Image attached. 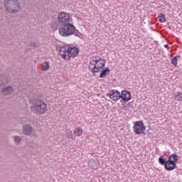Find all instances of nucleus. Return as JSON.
<instances>
[{
	"mask_svg": "<svg viewBox=\"0 0 182 182\" xmlns=\"http://www.w3.org/2000/svg\"><path fill=\"white\" fill-rule=\"evenodd\" d=\"M133 131L135 134H144L146 132V126L143 121H136L134 124Z\"/></svg>",
	"mask_w": 182,
	"mask_h": 182,
	"instance_id": "nucleus-4",
	"label": "nucleus"
},
{
	"mask_svg": "<svg viewBox=\"0 0 182 182\" xmlns=\"http://www.w3.org/2000/svg\"><path fill=\"white\" fill-rule=\"evenodd\" d=\"M92 62H95V69H103L106 66V62L99 56H93Z\"/></svg>",
	"mask_w": 182,
	"mask_h": 182,
	"instance_id": "nucleus-7",
	"label": "nucleus"
},
{
	"mask_svg": "<svg viewBox=\"0 0 182 182\" xmlns=\"http://www.w3.org/2000/svg\"><path fill=\"white\" fill-rule=\"evenodd\" d=\"M101 69H92L90 72L92 73L93 76H97L96 73H99Z\"/></svg>",
	"mask_w": 182,
	"mask_h": 182,
	"instance_id": "nucleus-23",
	"label": "nucleus"
},
{
	"mask_svg": "<svg viewBox=\"0 0 182 182\" xmlns=\"http://www.w3.org/2000/svg\"><path fill=\"white\" fill-rule=\"evenodd\" d=\"M158 161L161 166H164L165 170L167 171H172L168 160H166V159H164L163 156H160L158 159Z\"/></svg>",
	"mask_w": 182,
	"mask_h": 182,
	"instance_id": "nucleus-10",
	"label": "nucleus"
},
{
	"mask_svg": "<svg viewBox=\"0 0 182 182\" xmlns=\"http://www.w3.org/2000/svg\"><path fill=\"white\" fill-rule=\"evenodd\" d=\"M4 6L9 14H18L21 9L18 0H6Z\"/></svg>",
	"mask_w": 182,
	"mask_h": 182,
	"instance_id": "nucleus-3",
	"label": "nucleus"
},
{
	"mask_svg": "<svg viewBox=\"0 0 182 182\" xmlns=\"http://www.w3.org/2000/svg\"><path fill=\"white\" fill-rule=\"evenodd\" d=\"M119 99H122L124 102H129L132 100V93L127 90H122L120 93Z\"/></svg>",
	"mask_w": 182,
	"mask_h": 182,
	"instance_id": "nucleus-11",
	"label": "nucleus"
},
{
	"mask_svg": "<svg viewBox=\"0 0 182 182\" xmlns=\"http://www.w3.org/2000/svg\"><path fill=\"white\" fill-rule=\"evenodd\" d=\"M58 31L60 35H61V36H64V38L70 36L71 35H74L78 38L82 36V33L79 32V30L76 29V27H75V26L70 23L64 24L60 28L58 29Z\"/></svg>",
	"mask_w": 182,
	"mask_h": 182,
	"instance_id": "nucleus-1",
	"label": "nucleus"
},
{
	"mask_svg": "<svg viewBox=\"0 0 182 182\" xmlns=\"http://www.w3.org/2000/svg\"><path fill=\"white\" fill-rule=\"evenodd\" d=\"M107 96H109L111 100L117 102L120 99V92L117 90H110L109 93H107Z\"/></svg>",
	"mask_w": 182,
	"mask_h": 182,
	"instance_id": "nucleus-8",
	"label": "nucleus"
},
{
	"mask_svg": "<svg viewBox=\"0 0 182 182\" xmlns=\"http://www.w3.org/2000/svg\"><path fill=\"white\" fill-rule=\"evenodd\" d=\"M178 161V156L177 154H172L168 157V163L171 166V170L173 171L175 168H177V161Z\"/></svg>",
	"mask_w": 182,
	"mask_h": 182,
	"instance_id": "nucleus-6",
	"label": "nucleus"
},
{
	"mask_svg": "<svg viewBox=\"0 0 182 182\" xmlns=\"http://www.w3.org/2000/svg\"><path fill=\"white\" fill-rule=\"evenodd\" d=\"M21 141H22V138H21V136H14V143H15V144L18 146V144H21Z\"/></svg>",
	"mask_w": 182,
	"mask_h": 182,
	"instance_id": "nucleus-19",
	"label": "nucleus"
},
{
	"mask_svg": "<svg viewBox=\"0 0 182 182\" xmlns=\"http://www.w3.org/2000/svg\"><path fill=\"white\" fill-rule=\"evenodd\" d=\"M158 18L159 19V22L162 23H164V22H166V16H164L163 13L159 14Z\"/></svg>",
	"mask_w": 182,
	"mask_h": 182,
	"instance_id": "nucleus-20",
	"label": "nucleus"
},
{
	"mask_svg": "<svg viewBox=\"0 0 182 182\" xmlns=\"http://www.w3.org/2000/svg\"><path fill=\"white\" fill-rule=\"evenodd\" d=\"M101 73L100 75V77L103 79V77H106L107 75H110V69L109 68H103L102 70L100 71Z\"/></svg>",
	"mask_w": 182,
	"mask_h": 182,
	"instance_id": "nucleus-15",
	"label": "nucleus"
},
{
	"mask_svg": "<svg viewBox=\"0 0 182 182\" xmlns=\"http://www.w3.org/2000/svg\"><path fill=\"white\" fill-rule=\"evenodd\" d=\"M31 46H35V43L31 44Z\"/></svg>",
	"mask_w": 182,
	"mask_h": 182,
	"instance_id": "nucleus-26",
	"label": "nucleus"
},
{
	"mask_svg": "<svg viewBox=\"0 0 182 182\" xmlns=\"http://www.w3.org/2000/svg\"><path fill=\"white\" fill-rule=\"evenodd\" d=\"M42 68H43V70H44V72L49 70V68H50V66L49 65V63H48L47 61L44 62L42 64Z\"/></svg>",
	"mask_w": 182,
	"mask_h": 182,
	"instance_id": "nucleus-18",
	"label": "nucleus"
},
{
	"mask_svg": "<svg viewBox=\"0 0 182 182\" xmlns=\"http://www.w3.org/2000/svg\"><path fill=\"white\" fill-rule=\"evenodd\" d=\"M95 65H96V62L93 61V57H92L88 66V69L90 72L92 71V69H96L95 68Z\"/></svg>",
	"mask_w": 182,
	"mask_h": 182,
	"instance_id": "nucleus-16",
	"label": "nucleus"
},
{
	"mask_svg": "<svg viewBox=\"0 0 182 182\" xmlns=\"http://www.w3.org/2000/svg\"><path fill=\"white\" fill-rule=\"evenodd\" d=\"M174 99L178 100V102L182 101V92H176L173 95Z\"/></svg>",
	"mask_w": 182,
	"mask_h": 182,
	"instance_id": "nucleus-17",
	"label": "nucleus"
},
{
	"mask_svg": "<svg viewBox=\"0 0 182 182\" xmlns=\"http://www.w3.org/2000/svg\"><path fill=\"white\" fill-rule=\"evenodd\" d=\"M74 133L75 134V136H80L83 133V131L82 129H80V127H77Z\"/></svg>",
	"mask_w": 182,
	"mask_h": 182,
	"instance_id": "nucleus-21",
	"label": "nucleus"
},
{
	"mask_svg": "<svg viewBox=\"0 0 182 182\" xmlns=\"http://www.w3.org/2000/svg\"><path fill=\"white\" fill-rule=\"evenodd\" d=\"M32 130H33V128H32L29 124H26L23 125V134L24 135L30 136L31 133H32Z\"/></svg>",
	"mask_w": 182,
	"mask_h": 182,
	"instance_id": "nucleus-12",
	"label": "nucleus"
},
{
	"mask_svg": "<svg viewBox=\"0 0 182 182\" xmlns=\"http://www.w3.org/2000/svg\"><path fill=\"white\" fill-rule=\"evenodd\" d=\"M164 48H166V49H169V47H168V44H165L164 46Z\"/></svg>",
	"mask_w": 182,
	"mask_h": 182,
	"instance_id": "nucleus-25",
	"label": "nucleus"
},
{
	"mask_svg": "<svg viewBox=\"0 0 182 182\" xmlns=\"http://www.w3.org/2000/svg\"><path fill=\"white\" fill-rule=\"evenodd\" d=\"M31 110L34 112L36 114H45L48 110V105L45 102L41 100H35L33 102Z\"/></svg>",
	"mask_w": 182,
	"mask_h": 182,
	"instance_id": "nucleus-2",
	"label": "nucleus"
},
{
	"mask_svg": "<svg viewBox=\"0 0 182 182\" xmlns=\"http://www.w3.org/2000/svg\"><path fill=\"white\" fill-rule=\"evenodd\" d=\"M4 85V77H0V86Z\"/></svg>",
	"mask_w": 182,
	"mask_h": 182,
	"instance_id": "nucleus-24",
	"label": "nucleus"
},
{
	"mask_svg": "<svg viewBox=\"0 0 182 182\" xmlns=\"http://www.w3.org/2000/svg\"><path fill=\"white\" fill-rule=\"evenodd\" d=\"M1 93L4 96H6L8 95H12V93H14V88L10 85L8 87H6L1 89Z\"/></svg>",
	"mask_w": 182,
	"mask_h": 182,
	"instance_id": "nucleus-13",
	"label": "nucleus"
},
{
	"mask_svg": "<svg viewBox=\"0 0 182 182\" xmlns=\"http://www.w3.org/2000/svg\"><path fill=\"white\" fill-rule=\"evenodd\" d=\"M68 58L67 60L70 59V58H76L79 55V50L76 47H70L68 48Z\"/></svg>",
	"mask_w": 182,
	"mask_h": 182,
	"instance_id": "nucleus-9",
	"label": "nucleus"
},
{
	"mask_svg": "<svg viewBox=\"0 0 182 182\" xmlns=\"http://www.w3.org/2000/svg\"><path fill=\"white\" fill-rule=\"evenodd\" d=\"M58 23H60L61 26H63V25L70 23L69 22L70 21V16L69 15V14H67L65 12H58Z\"/></svg>",
	"mask_w": 182,
	"mask_h": 182,
	"instance_id": "nucleus-5",
	"label": "nucleus"
},
{
	"mask_svg": "<svg viewBox=\"0 0 182 182\" xmlns=\"http://www.w3.org/2000/svg\"><path fill=\"white\" fill-rule=\"evenodd\" d=\"M178 58H180V55H176L171 60V63H172V65H173V66H177V60H178Z\"/></svg>",
	"mask_w": 182,
	"mask_h": 182,
	"instance_id": "nucleus-22",
	"label": "nucleus"
},
{
	"mask_svg": "<svg viewBox=\"0 0 182 182\" xmlns=\"http://www.w3.org/2000/svg\"><path fill=\"white\" fill-rule=\"evenodd\" d=\"M60 56H62L63 59H68V47H61L59 50Z\"/></svg>",
	"mask_w": 182,
	"mask_h": 182,
	"instance_id": "nucleus-14",
	"label": "nucleus"
}]
</instances>
